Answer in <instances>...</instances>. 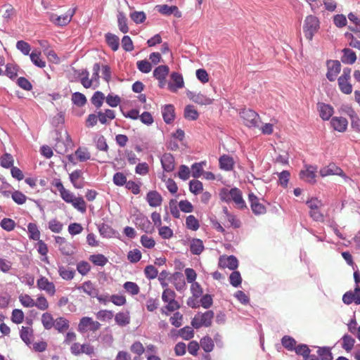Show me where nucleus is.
Returning a JSON list of instances; mask_svg holds the SVG:
<instances>
[{"mask_svg":"<svg viewBox=\"0 0 360 360\" xmlns=\"http://www.w3.org/2000/svg\"><path fill=\"white\" fill-rule=\"evenodd\" d=\"M51 185L55 187L59 192L63 201L70 203L78 211L84 213L86 211L87 205L82 196H75L74 193L70 190L66 189L60 179H54L51 181Z\"/></svg>","mask_w":360,"mask_h":360,"instance_id":"nucleus-1","label":"nucleus"},{"mask_svg":"<svg viewBox=\"0 0 360 360\" xmlns=\"http://www.w3.org/2000/svg\"><path fill=\"white\" fill-rule=\"evenodd\" d=\"M219 197L221 200L226 202L233 201L238 209L244 210L247 208L242 192L238 188H232L231 189L224 188L219 193Z\"/></svg>","mask_w":360,"mask_h":360,"instance_id":"nucleus-2","label":"nucleus"},{"mask_svg":"<svg viewBox=\"0 0 360 360\" xmlns=\"http://www.w3.org/2000/svg\"><path fill=\"white\" fill-rule=\"evenodd\" d=\"M320 27V22L317 16L309 15H307L304 21L303 33L305 37L311 41L313 37L317 33Z\"/></svg>","mask_w":360,"mask_h":360,"instance_id":"nucleus-3","label":"nucleus"},{"mask_svg":"<svg viewBox=\"0 0 360 360\" xmlns=\"http://www.w3.org/2000/svg\"><path fill=\"white\" fill-rule=\"evenodd\" d=\"M240 116L243 118L244 124L249 128H257L261 122L259 114L250 108L243 109L240 112Z\"/></svg>","mask_w":360,"mask_h":360,"instance_id":"nucleus-4","label":"nucleus"},{"mask_svg":"<svg viewBox=\"0 0 360 360\" xmlns=\"http://www.w3.org/2000/svg\"><path fill=\"white\" fill-rule=\"evenodd\" d=\"M214 312L212 310L206 311L204 313L198 312L193 317L191 324L195 328H199L202 326H210L213 321Z\"/></svg>","mask_w":360,"mask_h":360,"instance_id":"nucleus-5","label":"nucleus"},{"mask_svg":"<svg viewBox=\"0 0 360 360\" xmlns=\"http://www.w3.org/2000/svg\"><path fill=\"white\" fill-rule=\"evenodd\" d=\"M351 69L344 68L342 75L338 79L339 88L342 93L349 94L352 92V86L349 83Z\"/></svg>","mask_w":360,"mask_h":360,"instance_id":"nucleus-6","label":"nucleus"},{"mask_svg":"<svg viewBox=\"0 0 360 360\" xmlns=\"http://www.w3.org/2000/svg\"><path fill=\"white\" fill-rule=\"evenodd\" d=\"M101 324L98 321H94L90 317H82L78 325V330L81 333L88 331L95 332L99 330Z\"/></svg>","mask_w":360,"mask_h":360,"instance_id":"nucleus-7","label":"nucleus"},{"mask_svg":"<svg viewBox=\"0 0 360 360\" xmlns=\"http://www.w3.org/2000/svg\"><path fill=\"white\" fill-rule=\"evenodd\" d=\"M169 72V68L167 65H160L153 70V77L159 81V87L163 88L167 84V77Z\"/></svg>","mask_w":360,"mask_h":360,"instance_id":"nucleus-8","label":"nucleus"},{"mask_svg":"<svg viewBox=\"0 0 360 360\" xmlns=\"http://www.w3.org/2000/svg\"><path fill=\"white\" fill-rule=\"evenodd\" d=\"M56 243L58 245L59 250L63 255H72L75 252V246L67 241V240L60 236L55 237Z\"/></svg>","mask_w":360,"mask_h":360,"instance_id":"nucleus-9","label":"nucleus"},{"mask_svg":"<svg viewBox=\"0 0 360 360\" xmlns=\"http://www.w3.org/2000/svg\"><path fill=\"white\" fill-rule=\"evenodd\" d=\"M77 289L87 296L93 298L98 297V295L99 294V290L96 288L95 283L91 281L83 282L81 285L77 287Z\"/></svg>","mask_w":360,"mask_h":360,"instance_id":"nucleus-10","label":"nucleus"},{"mask_svg":"<svg viewBox=\"0 0 360 360\" xmlns=\"http://www.w3.org/2000/svg\"><path fill=\"white\" fill-rule=\"evenodd\" d=\"M248 200L250 203V209L255 215L264 214L266 212V207L264 205L259 202L258 196L250 193L248 195Z\"/></svg>","mask_w":360,"mask_h":360,"instance_id":"nucleus-11","label":"nucleus"},{"mask_svg":"<svg viewBox=\"0 0 360 360\" xmlns=\"http://www.w3.org/2000/svg\"><path fill=\"white\" fill-rule=\"evenodd\" d=\"M218 266L223 269L229 268L234 270L238 267V260L234 255H221L219 259Z\"/></svg>","mask_w":360,"mask_h":360,"instance_id":"nucleus-12","label":"nucleus"},{"mask_svg":"<svg viewBox=\"0 0 360 360\" xmlns=\"http://www.w3.org/2000/svg\"><path fill=\"white\" fill-rule=\"evenodd\" d=\"M37 287L45 292L49 295H54L56 294V285L51 281H49L47 277L40 276L37 281Z\"/></svg>","mask_w":360,"mask_h":360,"instance_id":"nucleus-13","label":"nucleus"},{"mask_svg":"<svg viewBox=\"0 0 360 360\" xmlns=\"http://www.w3.org/2000/svg\"><path fill=\"white\" fill-rule=\"evenodd\" d=\"M326 77L329 81H335L341 71V64L338 60H330L327 63Z\"/></svg>","mask_w":360,"mask_h":360,"instance_id":"nucleus-14","label":"nucleus"},{"mask_svg":"<svg viewBox=\"0 0 360 360\" xmlns=\"http://www.w3.org/2000/svg\"><path fill=\"white\" fill-rule=\"evenodd\" d=\"M342 300L346 304H350L353 302L356 304H360V287L356 286L354 290L347 291L342 295Z\"/></svg>","mask_w":360,"mask_h":360,"instance_id":"nucleus-15","label":"nucleus"},{"mask_svg":"<svg viewBox=\"0 0 360 360\" xmlns=\"http://www.w3.org/2000/svg\"><path fill=\"white\" fill-rule=\"evenodd\" d=\"M321 176H326L329 175H339L343 178H347L346 174L343 172L342 168L336 166L335 164L331 163L328 166L323 167L319 172Z\"/></svg>","mask_w":360,"mask_h":360,"instance_id":"nucleus-16","label":"nucleus"},{"mask_svg":"<svg viewBox=\"0 0 360 360\" xmlns=\"http://www.w3.org/2000/svg\"><path fill=\"white\" fill-rule=\"evenodd\" d=\"M134 223L140 229L145 232H149L152 229L151 223L149 219L146 216L141 214V212L136 215H134Z\"/></svg>","mask_w":360,"mask_h":360,"instance_id":"nucleus-17","label":"nucleus"},{"mask_svg":"<svg viewBox=\"0 0 360 360\" xmlns=\"http://www.w3.org/2000/svg\"><path fill=\"white\" fill-rule=\"evenodd\" d=\"M75 14V10L70 11L68 14L57 15L55 13H52L50 15V20L53 22L57 26H65L72 20V16Z\"/></svg>","mask_w":360,"mask_h":360,"instance_id":"nucleus-18","label":"nucleus"},{"mask_svg":"<svg viewBox=\"0 0 360 360\" xmlns=\"http://www.w3.org/2000/svg\"><path fill=\"white\" fill-rule=\"evenodd\" d=\"M79 161L84 162L88 160L91 158V154L89 152L88 149L79 148L77 150H75L74 154H70L68 155V160L70 162L75 164V158Z\"/></svg>","mask_w":360,"mask_h":360,"instance_id":"nucleus-19","label":"nucleus"},{"mask_svg":"<svg viewBox=\"0 0 360 360\" xmlns=\"http://www.w3.org/2000/svg\"><path fill=\"white\" fill-rule=\"evenodd\" d=\"M188 98L193 102L200 105H210L213 103V99L207 97L206 95L198 93L195 94L191 91L187 93Z\"/></svg>","mask_w":360,"mask_h":360,"instance_id":"nucleus-20","label":"nucleus"},{"mask_svg":"<svg viewBox=\"0 0 360 360\" xmlns=\"http://www.w3.org/2000/svg\"><path fill=\"white\" fill-rule=\"evenodd\" d=\"M317 108L319 111L320 117L323 120H329L334 113V109L330 104L324 103H318Z\"/></svg>","mask_w":360,"mask_h":360,"instance_id":"nucleus-21","label":"nucleus"},{"mask_svg":"<svg viewBox=\"0 0 360 360\" xmlns=\"http://www.w3.org/2000/svg\"><path fill=\"white\" fill-rule=\"evenodd\" d=\"M161 165L166 172H173L174 169V158L172 154L166 153L162 155L160 159Z\"/></svg>","mask_w":360,"mask_h":360,"instance_id":"nucleus-22","label":"nucleus"},{"mask_svg":"<svg viewBox=\"0 0 360 360\" xmlns=\"http://www.w3.org/2000/svg\"><path fill=\"white\" fill-rule=\"evenodd\" d=\"M330 124L333 129L343 132L347 128L348 121L343 117H333L331 118Z\"/></svg>","mask_w":360,"mask_h":360,"instance_id":"nucleus-23","label":"nucleus"},{"mask_svg":"<svg viewBox=\"0 0 360 360\" xmlns=\"http://www.w3.org/2000/svg\"><path fill=\"white\" fill-rule=\"evenodd\" d=\"M162 115L167 124L173 122L175 118V108L173 104H166L162 108Z\"/></svg>","mask_w":360,"mask_h":360,"instance_id":"nucleus-24","label":"nucleus"},{"mask_svg":"<svg viewBox=\"0 0 360 360\" xmlns=\"http://www.w3.org/2000/svg\"><path fill=\"white\" fill-rule=\"evenodd\" d=\"M162 195L158 191H155V190L149 191L146 194V201L152 207H157V206H160L162 204Z\"/></svg>","mask_w":360,"mask_h":360,"instance_id":"nucleus-25","label":"nucleus"},{"mask_svg":"<svg viewBox=\"0 0 360 360\" xmlns=\"http://www.w3.org/2000/svg\"><path fill=\"white\" fill-rule=\"evenodd\" d=\"M158 11L163 15H169L174 14L176 17H181V13L176 6L159 5L156 6Z\"/></svg>","mask_w":360,"mask_h":360,"instance_id":"nucleus-26","label":"nucleus"},{"mask_svg":"<svg viewBox=\"0 0 360 360\" xmlns=\"http://www.w3.org/2000/svg\"><path fill=\"white\" fill-rule=\"evenodd\" d=\"M69 179L75 188H82L84 182L82 179V172L80 170H75L69 174Z\"/></svg>","mask_w":360,"mask_h":360,"instance_id":"nucleus-27","label":"nucleus"},{"mask_svg":"<svg viewBox=\"0 0 360 360\" xmlns=\"http://www.w3.org/2000/svg\"><path fill=\"white\" fill-rule=\"evenodd\" d=\"M219 165L221 169L225 171H231L235 161L229 155L224 154L219 159Z\"/></svg>","mask_w":360,"mask_h":360,"instance_id":"nucleus-28","label":"nucleus"},{"mask_svg":"<svg viewBox=\"0 0 360 360\" xmlns=\"http://www.w3.org/2000/svg\"><path fill=\"white\" fill-rule=\"evenodd\" d=\"M171 77L173 79L174 84H169L168 87L171 91L176 92L178 89L184 86V79L181 75L175 72H172V74L171 75Z\"/></svg>","mask_w":360,"mask_h":360,"instance_id":"nucleus-29","label":"nucleus"},{"mask_svg":"<svg viewBox=\"0 0 360 360\" xmlns=\"http://www.w3.org/2000/svg\"><path fill=\"white\" fill-rule=\"evenodd\" d=\"M58 274L63 280L71 281L75 276V270L63 265L58 266Z\"/></svg>","mask_w":360,"mask_h":360,"instance_id":"nucleus-30","label":"nucleus"},{"mask_svg":"<svg viewBox=\"0 0 360 360\" xmlns=\"http://www.w3.org/2000/svg\"><path fill=\"white\" fill-rule=\"evenodd\" d=\"M205 246L202 240L199 238H193L191 245L190 250L193 255H200L204 250Z\"/></svg>","mask_w":360,"mask_h":360,"instance_id":"nucleus-31","label":"nucleus"},{"mask_svg":"<svg viewBox=\"0 0 360 360\" xmlns=\"http://www.w3.org/2000/svg\"><path fill=\"white\" fill-rule=\"evenodd\" d=\"M41 53L40 51L34 50L30 53V58L36 66L44 68L46 66V62L41 58Z\"/></svg>","mask_w":360,"mask_h":360,"instance_id":"nucleus-32","label":"nucleus"},{"mask_svg":"<svg viewBox=\"0 0 360 360\" xmlns=\"http://www.w3.org/2000/svg\"><path fill=\"white\" fill-rule=\"evenodd\" d=\"M342 52V61L343 63L353 64L355 63L356 60V53L354 51L349 49H344Z\"/></svg>","mask_w":360,"mask_h":360,"instance_id":"nucleus-33","label":"nucleus"},{"mask_svg":"<svg viewBox=\"0 0 360 360\" xmlns=\"http://www.w3.org/2000/svg\"><path fill=\"white\" fill-rule=\"evenodd\" d=\"M33 337V330L30 326H22L20 330V338L26 345L31 344V339Z\"/></svg>","mask_w":360,"mask_h":360,"instance_id":"nucleus-34","label":"nucleus"},{"mask_svg":"<svg viewBox=\"0 0 360 360\" xmlns=\"http://www.w3.org/2000/svg\"><path fill=\"white\" fill-rule=\"evenodd\" d=\"M77 75L80 78L81 84L84 88L88 89L93 86L92 81L89 78V73L87 70L77 72Z\"/></svg>","mask_w":360,"mask_h":360,"instance_id":"nucleus-35","label":"nucleus"},{"mask_svg":"<svg viewBox=\"0 0 360 360\" xmlns=\"http://www.w3.org/2000/svg\"><path fill=\"white\" fill-rule=\"evenodd\" d=\"M130 351L137 355L134 357V360H139L141 355L145 352V347L140 341H134L130 346Z\"/></svg>","mask_w":360,"mask_h":360,"instance_id":"nucleus-36","label":"nucleus"},{"mask_svg":"<svg viewBox=\"0 0 360 360\" xmlns=\"http://www.w3.org/2000/svg\"><path fill=\"white\" fill-rule=\"evenodd\" d=\"M184 117L188 120L195 121L199 117V113L193 105H191V104H189L185 108Z\"/></svg>","mask_w":360,"mask_h":360,"instance_id":"nucleus-37","label":"nucleus"},{"mask_svg":"<svg viewBox=\"0 0 360 360\" xmlns=\"http://www.w3.org/2000/svg\"><path fill=\"white\" fill-rule=\"evenodd\" d=\"M105 40L107 44L113 51L118 50L120 47V39L119 37L113 34L108 33L105 34Z\"/></svg>","mask_w":360,"mask_h":360,"instance_id":"nucleus-38","label":"nucleus"},{"mask_svg":"<svg viewBox=\"0 0 360 360\" xmlns=\"http://www.w3.org/2000/svg\"><path fill=\"white\" fill-rule=\"evenodd\" d=\"M115 321L117 325L124 326L129 323L130 316L127 312H118L115 316Z\"/></svg>","mask_w":360,"mask_h":360,"instance_id":"nucleus-39","label":"nucleus"},{"mask_svg":"<svg viewBox=\"0 0 360 360\" xmlns=\"http://www.w3.org/2000/svg\"><path fill=\"white\" fill-rule=\"evenodd\" d=\"M89 260L96 266H103L107 264L108 259L103 254H94L89 256Z\"/></svg>","mask_w":360,"mask_h":360,"instance_id":"nucleus-40","label":"nucleus"},{"mask_svg":"<svg viewBox=\"0 0 360 360\" xmlns=\"http://www.w3.org/2000/svg\"><path fill=\"white\" fill-rule=\"evenodd\" d=\"M101 71V65L99 63H94L93 66V75L91 80L92 81L93 87L95 89L100 84L99 72Z\"/></svg>","mask_w":360,"mask_h":360,"instance_id":"nucleus-41","label":"nucleus"},{"mask_svg":"<svg viewBox=\"0 0 360 360\" xmlns=\"http://www.w3.org/2000/svg\"><path fill=\"white\" fill-rule=\"evenodd\" d=\"M54 327L56 330L60 333H63L68 330L69 327V323L68 319L63 317H59L55 319Z\"/></svg>","mask_w":360,"mask_h":360,"instance_id":"nucleus-42","label":"nucleus"},{"mask_svg":"<svg viewBox=\"0 0 360 360\" xmlns=\"http://www.w3.org/2000/svg\"><path fill=\"white\" fill-rule=\"evenodd\" d=\"M355 344V340L349 336L348 334H345L342 338V347L347 352H350Z\"/></svg>","mask_w":360,"mask_h":360,"instance_id":"nucleus-43","label":"nucleus"},{"mask_svg":"<svg viewBox=\"0 0 360 360\" xmlns=\"http://www.w3.org/2000/svg\"><path fill=\"white\" fill-rule=\"evenodd\" d=\"M41 322L43 326L46 330H50V328L54 326L55 320L53 319L51 314L45 312L42 314Z\"/></svg>","mask_w":360,"mask_h":360,"instance_id":"nucleus-44","label":"nucleus"},{"mask_svg":"<svg viewBox=\"0 0 360 360\" xmlns=\"http://www.w3.org/2000/svg\"><path fill=\"white\" fill-rule=\"evenodd\" d=\"M300 178L306 181L314 183L315 182L316 173L314 170H311L309 167L305 171H301L300 173Z\"/></svg>","mask_w":360,"mask_h":360,"instance_id":"nucleus-45","label":"nucleus"},{"mask_svg":"<svg viewBox=\"0 0 360 360\" xmlns=\"http://www.w3.org/2000/svg\"><path fill=\"white\" fill-rule=\"evenodd\" d=\"M72 101L78 107L84 106L87 102L86 96L79 92H75L72 95Z\"/></svg>","mask_w":360,"mask_h":360,"instance_id":"nucleus-46","label":"nucleus"},{"mask_svg":"<svg viewBox=\"0 0 360 360\" xmlns=\"http://www.w3.org/2000/svg\"><path fill=\"white\" fill-rule=\"evenodd\" d=\"M30 238L35 240H39L40 238L41 233L39 231L36 224L30 223L27 226Z\"/></svg>","mask_w":360,"mask_h":360,"instance_id":"nucleus-47","label":"nucleus"},{"mask_svg":"<svg viewBox=\"0 0 360 360\" xmlns=\"http://www.w3.org/2000/svg\"><path fill=\"white\" fill-rule=\"evenodd\" d=\"M186 228L192 230L197 231L199 229V221L193 215H189L186 218Z\"/></svg>","mask_w":360,"mask_h":360,"instance_id":"nucleus-48","label":"nucleus"},{"mask_svg":"<svg viewBox=\"0 0 360 360\" xmlns=\"http://www.w3.org/2000/svg\"><path fill=\"white\" fill-rule=\"evenodd\" d=\"M123 287L128 293L132 295H136L140 292V288L138 284L134 282L127 281L124 283Z\"/></svg>","mask_w":360,"mask_h":360,"instance_id":"nucleus-49","label":"nucleus"},{"mask_svg":"<svg viewBox=\"0 0 360 360\" xmlns=\"http://www.w3.org/2000/svg\"><path fill=\"white\" fill-rule=\"evenodd\" d=\"M281 343L288 351H294L296 347L297 342L294 338L290 336H284L281 340Z\"/></svg>","mask_w":360,"mask_h":360,"instance_id":"nucleus-50","label":"nucleus"},{"mask_svg":"<svg viewBox=\"0 0 360 360\" xmlns=\"http://www.w3.org/2000/svg\"><path fill=\"white\" fill-rule=\"evenodd\" d=\"M105 96L101 91H96L91 101L94 107L99 108H101Z\"/></svg>","mask_w":360,"mask_h":360,"instance_id":"nucleus-51","label":"nucleus"},{"mask_svg":"<svg viewBox=\"0 0 360 360\" xmlns=\"http://www.w3.org/2000/svg\"><path fill=\"white\" fill-rule=\"evenodd\" d=\"M189 189L191 193H193L195 195H198L200 193L202 192V183L199 180H191L189 182Z\"/></svg>","mask_w":360,"mask_h":360,"instance_id":"nucleus-52","label":"nucleus"},{"mask_svg":"<svg viewBox=\"0 0 360 360\" xmlns=\"http://www.w3.org/2000/svg\"><path fill=\"white\" fill-rule=\"evenodd\" d=\"M117 20L119 28L122 33H127L129 28L127 26V19L125 15L122 13H119L117 15Z\"/></svg>","mask_w":360,"mask_h":360,"instance_id":"nucleus-53","label":"nucleus"},{"mask_svg":"<svg viewBox=\"0 0 360 360\" xmlns=\"http://www.w3.org/2000/svg\"><path fill=\"white\" fill-rule=\"evenodd\" d=\"M96 317L102 321H106L111 320L114 317V313L110 310H100L96 314Z\"/></svg>","mask_w":360,"mask_h":360,"instance_id":"nucleus-54","label":"nucleus"},{"mask_svg":"<svg viewBox=\"0 0 360 360\" xmlns=\"http://www.w3.org/2000/svg\"><path fill=\"white\" fill-rule=\"evenodd\" d=\"M77 270L82 276H86L90 272L91 265L87 261H80L77 264Z\"/></svg>","mask_w":360,"mask_h":360,"instance_id":"nucleus-55","label":"nucleus"},{"mask_svg":"<svg viewBox=\"0 0 360 360\" xmlns=\"http://www.w3.org/2000/svg\"><path fill=\"white\" fill-rule=\"evenodd\" d=\"M205 165V162H199L195 163L191 167V172L193 177L195 179L199 178L203 173V165Z\"/></svg>","mask_w":360,"mask_h":360,"instance_id":"nucleus-56","label":"nucleus"},{"mask_svg":"<svg viewBox=\"0 0 360 360\" xmlns=\"http://www.w3.org/2000/svg\"><path fill=\"white\" fill-rule=\"evenodd\" d=\"M34 306L39 310H47L49 307V302L47 298L44 295L38 296L36 299V301H34Z\"/></svg>","mask_w":360,"mask_h":360,"instance_id":"nucleus-57","label":"nucleus"},{"mask_svg":"<svg viewBox=\"0 0 360 360\" xmlns=\"http://www.w3.org/2000/svg\"><path fill=\"white\" fill-rule=\"evenodd\" d=\"M179 335L180 337L186 340H191L193 338L194 335V331L191 326H185L181 328L179 330Z\"/></svg>","mask_w":360,"mask_h":360,"instance_id":"nucleus-58","label":"nucleus"},{"mask_svg":"<svg viewBox=\"0 0 360 360\" xmlns=\"http://www.w3.org/2000/svg\"><path fill=\"white\" fill-rule=\"evenodd\" d=\"M13 162L14 160L11 153H4L0 160V165L3 167L10 168L13 167Z\"/></svg>","mask_w":360,"mask_h":360,"instance_id":"nucleus-59","label":"nucleus"},{"mask_svg":"<svg viewBox=\"0 0 360 360\" xmlns=\"http://www.w3.org/2000/svg\"><path fill=\"white\" fill-rule=\"evenodd\" d=\"M24 317L25 316L22 310L15 309L13 310L11 319L13 323L15 324H20L22 323Z\"/></svg>","mask_w":360,"mask_h":360,"instance_id":"nucleus-60","label":"nucleus"},{"mask_svg":"<svg viewBox=\"0 0 360 360\" xmlns=\"http://www.w3.org/2000/svg\"><path fill=\"white\" fill-rule=\"evenodd\" d=\"M229 281L233 287L238 288L242 283V277L238 271L235 270L231 273Z\"/></svg>","mask_w":360,"mask_h":360,"instance_id":"nucleus-61","label":"nucleus"},{"mask_svg":"<svg viewBox=\"0 0 360 360\" xmlns=\"http://www.w3.org/2000/svg\"><path fill=\"white\" fill-rule=\"evenodd\" d=\"M200 345L205 352H210L214 347V342L211 338L205 337L200 340Z\"/></svg>","mask_w":360,"mask_h":360,"instance_id":"nucleus-62","label":"nucleus"},{"mask_svg":"<svg viewBox=\"0 0 360 360\" xmlns=\"http://www.w3.org/2000/svg\"><path fill=\"white\" fill-rule=\"evenodd\" d=\"M19 301L21 304L26 307H32L34 306V300L32 297L27 294H22L19 296Z\"/></svg>","mask_w":360,"mask_h":360,"instance_id":"nucleus-63","label":"nucleus"},{"mask_svg":"<svg viewBox=\"0 0 360 360\" xmlns=\"http://www.w3.org/2000/svg\"><path fill=\"white\" fill-rule=\"evenodd\" d=\"M317 354L321 360H333L332 353L328 347H320L318 349Z\"/></svg>","mask_w":360,"mask_h":360,"instance_id":"nucleus-64","label":"nucleus"}]
</instances>
